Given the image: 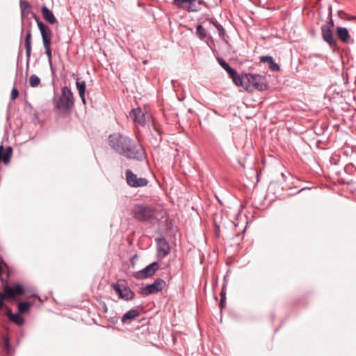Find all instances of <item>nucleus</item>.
<instances>
[{
    "instance_id": "obj_9",
    "label": "nucleus",
    "mask_w": 356,
    "mask_h": 356,
    "mask_svg": "<svg viewBox=\"0 0 356 356\" xmlns=\"http://www.w3.org/2000/svg\"><path fill=\"white\" fill-rule=\"evenodd\" d=\"M126 179L127 184L133 188L146 186L149 181L146 178H138L131 170L128 169L125 171Z\"/></svg>"
},
{
    "instance_id": "obj_22",
    "label": "nucleus",
    "mask_w": 356,
    "mask_h": 356,
    "mask_svg": "<svg viewBox=\"0 0 356 356\" xmlns=\"http://www.w3.org/2000/svg\"><path fill=\"white\" fill-rule=\"evenodd\" d=\"M229 76L236 86H241L245 89L246 79H245V74L241 76L234 70V74H230Z\"/></svg>"
},
{
    "instance_id": "obj_28",
    "label": "nucleus",
    "mask_w": 356,
    "mask_h": 356,
    "mask_svg": "<svg viewBox=\"0 0 356 356\" xmlns=\"http://www.w3.org/2000/svg\"><path fill=\"white\" fill-rule=\"evenodd\" d=\"M217 60L220 65L229 74V75L230 74H234V71L235 70L233 69L223 58H218Z\"/></svg>"
},
{
    "instance_id": "obj_40",
    "label": "nucleus",
    "mask_w": 356,
    "mask_h": 356,
    "mask_svg": "<svg viewBox=\"0 0 356 356\" xmlns=\"http://www.w3.org/2000/svg\"><path fill=\"white\" fill-rule=\"evenodd\" d=\"M24 27H23V26H22V30H21V34H22H22H23V33H24Z\"/></svg>"
},
{
    "instance_id": "obj_20",
    "label": "nucleus",
    "mask_w": 356,
    "mask_h": 356,
    "mask_svg": "<svg viewBox=\"0 0 356 356\" xmlns=\"http://www.w3.org/2000/svg\"><path fill=\"white\" fill-rule=\"evenodd\" d=\"M13 154V149L8 146L3 152V145H0V162L2 161L4 164H8L10 161Z\"/></svg>"
},
{
    "instance_id": "obj_37",
    "label": "nucleus",
    "mask_w": 356,
    "mask_h": 356,
    "mask_svg": "<svg viewBox=\"0 0 356 356\" xmlns=\"http://www.w3.org/2000/svg\"><path fill=\"white\" fill-rule=\"evenodd\" d=\"M226 297V292L225 289V286H222V289L220 292V298Z\"/></svg>"
},
{
    "instance_id": "obj_24",
    "label": "nucleus",
    "mask_w": 356,
    "mask_h": 356,
    "mask_svg": "<svg viewBox=\"0 0 356 356\" xmlns=\"http://www.w3.org/2000/svg\"><path fill=\"white\" fill-rule=\"evenodd\" d=\"M207 20L216 28L218 31L219 36L222 38H224L226 33L223 26L213 18H208Z\"/></svg>"
},
{
    "instance_id": "obj_26",
    "label": "nucleus",
    "mask_w": 356,
    "mask_h": 356,
    "mask_svg": "<svg viewBox=\"0 0 356 356\" xmlns=\"http://www.w3.org/2000/svg\"><path fill=\"white\" fill-rule=\"evenodd\" d=\"M76 86L77 90L79 93V96L81 99L82 102L86 104V98H85V92H86V82L84 81H76Z\"/></svg>"
},
{
    "instance_id": "obj_14",
    "label": "nucleus",
    "mask_w": 356,
    "mask_h": 356,
    "mask_svg": "<svg viewBox=\"0 0 356 356\" xmlns=\"http://www.w3.org/2000/svg\"><path fill=\"white\" fill-rule=\"evenodd\" d=\"M51 35L52 33L42 36L43 47L45 50V54L48 58V63L52 62V51L51 49Z\"/></svg>"
},
{
    "instance_id": "obj_10",
    "label": "nucleus",
    "mask_w": 356,
    "mask_h": 356,
    "mask_svg": "<svg viewBox=\"0 0 356 356\" xmlns=\"http://www.w3.org/2000/svg\"><path fill=\"white\" fill-rule=\"evenodd\" d=\"M156 241V256L159 259H162L165 257L170 251V245L164 237L158 238Z\"/></svg>"
},
{
    "instance_id": "obj_21",
    "label": "nucleus",
    "mask_w": 356,
    "mask_h": 356,
    "mask_svg": "<svg viewBox=\"0 0 356 356\" xmlns=\"http://www.w3.org/2000/svg\"><path fill=\"white\" fill-rule=\"evenodd\" d=\"M19 6H20V10H21V17L23 20L24 19L26 18L30 13H31V4L25 1V0H20L19 1Z\"/></svg>"
},
{
    "instance_id": "obj_3",
    "label": "nucleus",
    "mask_w": 356,
    "mask_h": 356,
    "mask_svg": "<svg viewBox=\"0 0 356 356\" xmlns=\"http://www.w3.org/2000/svg\"><path fill=\"white\" fill-rule=\"evenodd\" d=\"M246 79L245 90L252 92L256 90L264 91L267 89V81L264 76L258 74H245Z\"/></svg>"
},
{
    "instance_id": "obj_18",
    "label": "nucleus",
    "mask_w": 356,
    "mask_h": 356,
    "mask_svg": "<svg viewBox=\"0 0 356 356\" xmlns=\"http://www.w3.org/2000/svg\"><path fill=\"white\" fill-rule=\"evenodd\" d=\"M31 14L33 15V19L37 22L38 29L41 33V36L52 33L50 28L47 25L44 24L42 21H40L39 17L35 13L32 12Z\"/></svg>"
},
{
    "instance_id": "obj_36",
    "label": "nucleus",
    "mask_w": 356,
    "mask_h": 356,
    "mask_svg": "<svg viewBox=\"0 0 356 356\" xmlns=\"http://www.w3.org/2000/svg\"><path fill=\"white\" fill-rule=\"evenodd\" d=\"M214 225H215V230H216V235L218 236V234H219L218 232L220 231V226L217 224L216 220H214Z\"/></svg>"
},
{
    "instance_id": "obj_5",
    "label": "nucleus",
    "mask_w": 356,
    "mask_h": 356,
    "mask_svg": "<svg viewBox=\"0 0 356 356\" xmlns=\"http://www.w3.org/2000/svg\"><path fill=\"white\" fill-rule=\"evenodd\" d=\"M3 292H1V296L3 298L14 299L18 296H22L25 293L24 289L22 285L16 284L13 286H9L7 283L3 284Z\"/></svg>"
},
{
    "instance_id": "obj_39",
    "label": "nucleus",
    "mask_w": 356,
    "mask_h": 356,
    "mask_svg": "<svg viewBox=\"0 0 356 356\" xmlns=\"http://www.w3.org/2000/svg\"><path fill=\"white\" fill-rule=\"evenodd\" d=\"M154 129H155V131H156L159 135H161V131H160L159 129H157V128H156V127H154Z\"/></svg>"
},
{
    "instance_id": "obj_38",
    "label": "nucleus",
    "mask_w": 356,
    "mask_h": 356,
    "mask_svg": "<svg viewBox=\"0 0 356 356\" xmlns=\"http://www.w3.org/2000/svg\"><path fill=\"white\" fill-rule=\"evenodd\" d=\"M197 6L200 7V5L204 4V1L203 0H197Z\"/></svg>"
},
{
    "instance_id": "obj_23",
    "label": "nucleus",
    "mask_w": 356,
    "mask_h": 356,
    "mask_svg": "<svg viewBox=\"0 0 356 356\" xmlns=\"http://www.w3.org/2000/svg\"><path fill=\"white\" fill-rule=\"evenodd\" d=\"M337 38L343 43H348L350 35L348 29L344 27L338 26L337 28Z\"/></svg>"
},
{
    "instance_id": "obj_34",
    "label": "nucleus",
    "mask_w": 356,
    "mask_h": 356,
    "mask_svg": "<svg viewBox=\"0 0 356 356\" xmlns=\"http://www.w3.org/2000/svg\"><path fill=\"white\" fill-rule=\"evenodd\" d=\"M49 65L50 70H51L52 75L54 76H56V69L54 68V67L53 65V63L52 62L49 63Z\"/></svg>"
},
{
    "instance_id": "obj_17",
    "label": "nucleus",
    "mask_w": 356,
    "mask_h": 356,
    "mask_svg": "<svg viewBox=\"0 0 356 356\" xmlns=\"http://www.w3.org/2000/svg\"><path fill=\"white\" fill-rule=\"evenodd\" d=\"M41 12L44 19L50 24L57 23V19L54 15L53 12L50 10L46 6L43 5L41 7Z\"/></svg>"
},
{
    "instance_id": "obj_35",
    "label": "nucleus",
    "mask_w": 356,
    "mask_h": 356,
    "mask_svg": "<svg viewBox=\"0 0 356 356\" xmlns=\"http://www.w3.org/2000/svg\"><path fill=\"white\" fill-rule=\"evenodd\" d=\"M225 302H226V297L220 298V306L221 308L224 307V306L225 305Z\"/></svg>"
},
{
    "instance_id": "obj_32",
    "label": "nucleus",
    "mask_w": 356,
    "mask_h": 356,
    "mask_svg": "<svg viewBox=\"0 0 356 356\" xmlns=\"http://www.w3.org/2000/svg\"><path fill=\"white\" fill-rule=\"evenodd\" d=\"M19 95V91L16 88H13L11 91L10 98L12 100H15Z\"/></svg>"
},
{
    "instance_id": "obj_19",
    "label": "nucleus",
    "mask_w": 356,
    "mask_h": 356,
    "mask_svg": "<svg viewBox=\"0 0 356 356\" xmlns=\"http://www.w3.org/2000/svg\"><path fill=\"white\" fill-rule=\"evenodd\" d=\"M24 47L26 49V56L27 63L29 62L31 54V30L29 29L26 31L25 40H24Z\"/></svg>"
},
{
    "instance_id": "obj_33",
    "label": "nucleus",
    "mask_w": 356,
    "mask_h": 356,
    "mask_svg": "<svg viewBox=\"0 0 356 356\" xmlns=\"http://www.w3.org/2000/svg\"><path fill=\"white\" fill-rule=\"evenodd\" d=\"M10 345L9 338L6 337L4 339V350L8 353L10 350Z\"/></svg>"
},
{
    "instance_id": "obj_29",
    "label": "nucleus",
    "mask_w": 356,
    "mask_h": 356,
    "mask_svg": "<svg viewBox=\"0 0 356 356\" xmlns=\"http://www.w3.org/2000/svg\"><path fill=\"white\" fill-rule=\"evenodd\" d=\"M32 305V303L30 302H21L18 304V312L20 314L26 313L27 312L31 307Z\"/></svg>"
},
{
    "instance_id": "obj_7",
    "label": "nucleus",
    "mask_w": 356,
    "mask_h": 356,
    "mask_svg": "<svg viewBox=\"0 0 356 356\" xmlns=\"http://www.w3.org/2000/svg\"><path fill=\"white\" fill-rule=\"evenodd\" d=\"M159 264L154 261L147 266L143 269L134 273L133 277L137 280H144L152 277L159 270Z\"/></svg>"
},
{
    "instance_id": "obj_25",
    "label": "nucleus",
    "mask_w": 356,
    "mask_h": 356,
    "mask_svg": "<svg viewBox=\"0 0 356 356\" xmlns=\"http://www.w3.org/2000/svg\"><path fill=\"white\" fill-rule=\"evenodd\" d=\"M139 314H140V312L138 310L131 309L124 314V316H122V322L124 323L128 320H133V319L136 318V317H138L139 316Z\"/></svg>"
},
{
    "instance_id": "obj_15",
    "label": "nucleus",
    "mask_w": 356,
    "mask_h": 356,
    "mask_svg": "<svg viewBox=\"0 0 356 356\" xmlns=\"http://www.w3.org/2000/svg\"><path fill=\"white\" fill-rule=\"evenodd\" d=\"M261 63L268 64V68L273 72H278L280 70V65L274 61L271 56H262L259 58Z\"/></svg>"
},
{
    "instance_id": "obj_8",
    "label": "nucleus",
    "mask_w": 356,
    "mask_h": 356,
    "mask_svg": "<svg viewBox=\"0 0 356 356\" xmlns=\"http://www.w3.org/2000/svg\"><path fill=\"white\" fill-rule=\"evenodd\" d=\"M172 4L177 8L186 10L188 13L198 12L200 10L197 0H173Z\"/></svg>"
},
{
    "instance_id": "obj_27",
    "label": "nucleus",
    "mask_w": 356,
    "mask_h": 356,
    "mask_svg": "<svg viewBox=\"0 0 356 356\" xmlns=\"http://www.w3.org/2000/svg\"><path fill=\"white\" fill-rule=\"evenodd\" d=\"M196 34L201 40H204L208 36L207 31L201 24L197 26Z\"/></svg>"
},
{
    "instance_id": "obj_16",
    "label": "nucleus",
    "mask_w": 356,
    "mask_h": 356,
    "mask_svg": "<svg viewBox=\"0 0 356 356\" xmlns=\"http://www.w3.org/2000/svg\"><path fill=\"white\" fill-rule=\"evenodd\" d=\"M130 116L134 119V122H138L141 125H145V114L142 111L140 108H136L132 109L130 113Z\"/></svg>"
},
{
    "instance_id": "obj_12",
    "label": "nucleus",
    "mask_w": 356,
    "mask_h": 356,
    "mask_svg": "<svg viewBox=\"0 0 356 356\" xmlns=\"http://www.w3.org/2000/svg\"><path fill=\"white\" fill-rule=\"evenodd\" d=\"M321 33L323 39L330 46V47H337V42L334 38L332 29L329 27L321 26Z\"/></svg>"
},
{
    "instance_id": "obj_4",
    "label": "nucleus",
    "mask_w": 356,
    "mask_h": 356,
    "mask_svg": "<svg viewBox=\"0 0 356 356\" xmlns=\"http://www.w3.org/2000/svg\"><path fill=\"white\" fill-rule=\"evenodd\" d=\"M131 212L134 219L138 222H147L155 218V209L149 205L135 204Z\"/></svg>"
},
{
    "instance_id": "obj_31",
    "label": "nucleus",
    "mask_w": 356,
    "mask_h": 356,
    "mask_svg": "<svg viewBox=\"0 0 356 356\" xmlns=\"http://www.w3.org/2000/svg\"><path fill=\"white\" fill-rule=\"evenodd\" d=\"M327 18H328V22H327V24L322 25L321 26H326V27H329L330 29H332L334 24V21L332 19V13L331 7L330 8V13H329Z\"/></svg>"
},
{
    "instance_id": "obj_2",
    "label": "nucleus",
    "mask_w": 356,
    "mask_h": 356,
    "mask_svg": "<svg viewBox=\"0 0 356 356\" xmlns=\"http://www.w3.org/2000/svg\"><path fill=\"white\" fill-rule=\"evenodd\" d=\"M56 108L63 113H70L74 108L73 93L67 86L61 88V95L58 100L54 99Z\"/></svg>"
},
{
    "instance_id": "obj_1",
    "label": "nucleus",
    "mask_w": 356,
    "mask_h": 356,
    "mask_svg": "<svg viewBox=\"0 0 356 356\" xmlns=\"http://www.w3.org/2000/svg\"><path fill=\"white\" fill-rule=\"evenodd\" d=\"M108 144L114 152L129 159L143 161L145 158V150L141 146L129 136L119 132L108 136Z\"/></svg>"
},
{
    "instance_id": "obj_11",
    "label": "nucleus",
    "mask_w": 356,
    "mask_h": 356,
    "mask_svg": "<svg viewBox=\"0 0 356 356\" xmlns=\"http://www.w3.org/2000/svg\"><path fill=\"white\" fill-rule=\"evenodd\" d=\"M113 288L124 300H131L134 298L135 293L127 286H121L119 284H114Z\"/></svg>"
},
{
    "instance_id": "obj_30",
    "label": "nucleus",
    "mask_w": 356,
    "mask_h": 356,
    "mask_svg": "<svg viewBox=\"0 0 356 356\" xmlns=\"http://www.w3.org/2000/svg\"><path fill=\"white\" fill-rule=\"evenodd\" d=\"M29 85L33 88L38 87L40 83V79L35 74H32L29 77Z\"/></svg>"
},
{
    "instance_id": "obj_6",
    "label": "nucleus",
    "mask_w": 356,
    "mask_h": 356,
    "mask_svg": "<svg viewBox=\"0 0 356 356\" xmlns=\"http://www.w3.org/2000/svg\"><path fill=\"white\" fill-rule=\"evenodd\" d=\"M165 286V282L161 278L156 279L152 284L140 288V293L143 296L156 293L161 291Z\"/></svg>"
},
{
    "instance_id": "obj_13",
    "label": "nucleus",
    "mask_w": 356,
    "mask_h": 356,
    "mask_svg": "<svg viewBox=\"0 0 356 356\" xmlns=\"http://www.w3.org/2000/svg\"><path fill=\"white\" fill-rule=\"evenodd\" d=\"M5 315L8 317V319L10 322L17 325H22L24 323V319L20 315V313L18 312L13 314L12 309L8 306H6L5 308Z\"/></svg>"
}]
</instances>
